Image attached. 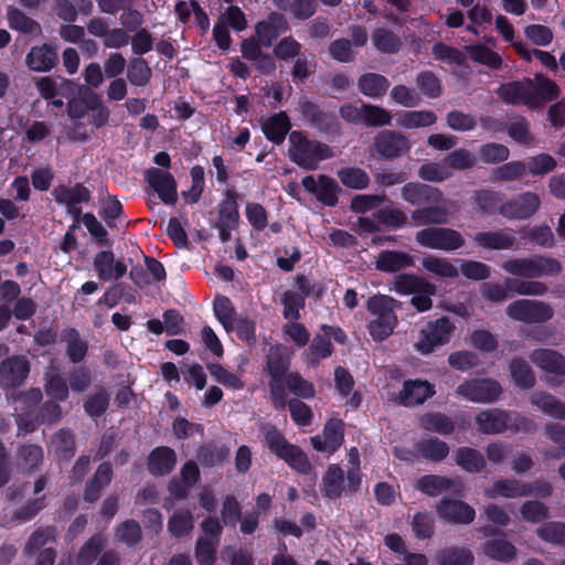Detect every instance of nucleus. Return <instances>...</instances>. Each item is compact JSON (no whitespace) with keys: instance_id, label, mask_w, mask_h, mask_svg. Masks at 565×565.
Masks as SVG:
<instances>
[{"instance_id":"f257e3e1","label":"nucleus","mask_w":565,"mask_h":565,"mask_svg":"<svg viewBox=\"0 0 565 565\" xmlns=\"http://www.w3.org/2000/svg\"><path fill=\"white\" fill-rule=\"evenodd\" d=\"M289 159L305 170H316L319 162L334 157L332 148L319 140L309 139L301 130L289 134Z\"/></svg>"},{"instance_id":"f03ea898","label":"nucleus","mask_w":565,"mask_h":565,"mask_svg":"<svg viewBox=\"0 0 565 565\" xmlns=\"http://www.w3.org/2000/svg\"><path fill=\"white\" fill-rule=\"evenodd\" d=\"M262 431L273 455L301 475L312 472L313 467L306 452L299 446L290 444L275 425H266L262 428Z\"/></svg>"},{"instance_id":"7ed1b4c3","label":"nucleus","mask_w":565,"mask_h":565,"mask_svg":"<svg viewBox=\"0 0 565 565\" xmlns=\"http://www.w3.org/2000/svg\"><path fill=\"white\" fill-rule=\"evenodd\" d=\"M395 303V299L382 295L367 300L366 308L375 316V319L367 323V331L374 341L382 342L393 333L397 324Z\"/></svg>"},{"instance_id":"20e7f679","label":"nucleus","mask_w":565,"mask_h":565,"mask_svg":"<svg viewBox=\"0 0 565 565\" xmlns=\"http://www.w3.org/2000/svg\"><path fill=\"white\" fill-rule=\"evenodd\" d=\"M290 358L282 347H271L266 359V371L270 376L269 392L273 397L275 408L284 409L286 406L287 392L285 388V379L289 374Z\"/></svg>"},{"instance_id":"39448f33","label":"nucleus","mask_w":565,"mask_h":565,"mask_svg":"<svg viewBox=\"0 0 565 565\" xmlns=\"http://www.w3.org/2000/svg\"><path fill=\"white\" fill-rule=\"evenodd\" d=\"M501 267L508 274L529 279L542 276H556L563 270L562 264L556 258L544 255L511 258L503 262Z\"/></svg>"},{"instance_id":"423d86ee","label":"nucleus","mask_w":565,"mask_h":565,"mask_svg":"<svg viewBox=\"0 0 565 565\" xmlns=\"http://www.w3.org/2000/svg\"><path fill=\"white\" fill-rule=\"evenodd\" d=\"M456 326L448 317H440L430 320L420 330L419 338L414 344L415 350L422 355H428L436 349L450 342Z\"/></svg>"},{"instance_id":"0eeeda50","label":"nucleus","mask_w":565,"mask_h":565,"mask_svg":"<svg viewBox=\"0 0 565 565\" xmlns=\"http://www.w3.org/2000/svg\"><path fill=\"white\" fill-rule=\"evenodd\" d=\"M299 111L302 119L320 134L337 138L342 135V126L334 111L324 110L311 100H301Z\"/></svg>"},{"instance_id":"6e6552de","label":"nucleus","mask_w":565,"mask_h":565,"mask_svg":"<svg viewBox=\"0 0 565 565\" xmlns=\"http://www.w3.org/2000/svg\"><path fill=\"white\" fill-rule=\"evenodd\" d=\"M418 245L445 252H452L465 246L466 241L460 232L451 227L428 226L415 234Z\"/></svg>"},{"instance_id":"1a4fd4ad","label":"nucleus","mask_w":565,"mask_h":565,"mask_svg":"<svg viewBox=\"0 0 565 565\" xmlns=\"http://www.w3.org/2000/svg\"><path fill=\"white\" fill-rule=\"evenodd\" d=\"M509 318L524 323H544L553 318L552 307L540 300L519 299L505 309Z\"/></svg>"},{"instance_id":"9d476101","label":"nucleus","mask_w":565,"mask_h":565,"mask_svg":"<svg viewBox=\"0 0 565 565\" xmlns=\"http://www.w3.org/2000/svg\"><path fill=\"white\" fill-rule=\"evenodd\" d=\"M372 148L380 158L392 161L407 154L412 142L401 131L383 129L375 135Z\"/></svg>"},{"instance_id":"9b49d317","label":"nucleus","mask_w":565,"mask_h":565,"mask_svg":"<svg viewBox=\"0 0 565 565\" xmlns=\"http://www.w3.org/2000/svg\"><path fill=\"white\" fill-rule=\"evenodd\" d=\"M324 494H341L345 492H356L361 486V471L358 467H352L345 473L343 469L337 465H329L322 477Z\"/></svg>"},{"instance_id":"f8f14e48","label":"nucleus","mask_w":565,"mask_h":565,"mask_svg":"<svg viewBox=\"0 0 565 565\" xmlns=\"http://www.w3.org/2000/svg\"><path fill=\"white\" fill-rule=\"evenodd\" d=\"M501 384L489 377L466 380L458 385L456 394L475 403H492L502 394Z\"/></svg>"},{"instance_id":"ddd939ff","label":"nucleus","mask_w":565,"mask_h":565,"mask_svg":"<svg viewBox=\"0 0 565 565\" xmlns=\"http://www.w3.org/2000/svg\"><path fill=\"white\" fill-rule=\"evenodd\" d=\"M238 193L234 189H227L224 198L218 204V220L215 227L218 230V237L222 243L231 239V232L238 227Z\"/></svg>"},{"instance_id":"4468645a","label":"nucleus","mask_w":565,"mask_h":565,"mask_svg":"<svg viewBox=\"0 0 565 565\" xmlns=\"http://www.w3.org/2000/svg\"><path fill=\"white\" fill-rule=\"evenodd\" d=\"M301 185L324 206L333 207L339 203L342 189L333 178L327 174H319L317 178L306 175L301 180Z\"/></svg>"},{"instance_id":"2eb2a0df","label":"nucleus","mask_w":565,"mask_h":565,"mask_svg":"<svg viewBox=\"0 0 565 565\" xmlns=\"http://www.w3.org/2000/svg\"><path fill=\"white\" fill-rule=\"evenodd\" d=\"M541 199L534 192H523L503 202L499 213L508 220H527L540 209Z\"/></svg>"},{"instance_id":"dca6fc26","label":"nucleus","mask_w":565,"mask_h":565,"mask_svg":"<svg viewBox=\"0 0 565 565\" xmlns=\"http://www.w3.org/2000/svg\"><path fill=\"white\" fill-rule=\"evenodd\" d=\"M145 181L158 194L166 205H174L178 201L177 181L172 173L159 168L145 171Z\"/></svg>"},{"instance_id":"f3484780","label":"nucleus","mask_w":565,"mask_h":565,"mask_svg":"<svg viewBox=\"0 0 565 565\" xmlns=\"http://www.w3.org/2000/svg\"><path fill=\"white\" fill-rule=\"evenodd\" d=\"M30 374V361L25 355H12L0 362V385L21 386Z\"/></svg>"},{"instance_id":"a211bd4d","label":"nucleus","mask_w":565,"mask_h":565,"mask_svg":"<svg viewBox=\"0 0 565 565\" xmlns=\"http://www.w3.org/2000/svg\"><path fill=\"white\" fill-rule=\"evenodd\" d=\"M401 196L405 202L417 207L441 203L444 200V194L438 188L420 182H406L401 189Z\"/></svg>"},{"instance_id":"6ab92c4d","label":"nucleus","mask_w":565,"mask_h":565,"mask_svg":"<svg viewBox=\"0 0 565 565\" xmlns=\"http://www.w3.org/2000/svg\"><path fill=\"white\" fill-rule=\"evenodd\" d=\"M499 98L507 105H526L533 107L532 79L512 81L501 84L497 90Z\"/></svg>"},{"instance_id":"aec40b11","label":"nucleus","mask_w":565,"mask_h":565,"mask_svg":"<svg viewBox=\"0 0 565 565\" xmlns=\"http://www.w3.org/2000/svg\"><path fill=\"white\" fill-rule=\"evenodd\" d=\"M289 24L282 13L270 12L265 20L255 24V34L265 47H270L284 33L289 31Z\"/></svg>"},{"instance_id":"412c9836","label":"nucleus","mask_w":565,"mask_h":565,"mask_svg":"<svg viewBox=\"0 0 565 565\" xmlns=\"http://www.w3.org/2000/svg\"><path fill=\"white\" fill-rule=\"evenodd\" d=\"M177 462V452L169 446L154 447L146 459L147 470L154 478L169 476L175 469Z\"/></svg>"},{"instance_id":"4be33fe9","label":"nucleus","mask_w":565,"mask_h":565,"mask_svg":"<svg viewBox=\"0 0 565 565\" xmlns=\"http://www.w3.org/2000/svg\"><path fill=\"white\" fill-rule=\"evenodd\" d=\"M310 440L315 450L334 452L344 441V424L342 419H329L323 427V438L316 435Z\"/></svg>"},{"instance_id":"5701e85b","label":"nucleus","mask_w":565,"mask_h":565,"mask_svg":"<svg viewBox=\"0 0 565 565\" xmlns=\"http://www.w3.org/2000/svg\"><path fill=\"white\" fill-rule=\"evenodd\" d=\"M440 519L454 524H469L475 520L476 512L472 507L460 500L444 497L437 505Z\"/></svg>"},{"instance_id":"b1692460","label":"nucleus","mask_w":565,"mask_h":565,"mask_svg":"<svg viewBox=\"0 0 565 565\" xmlns=\"http://www.w3.org/2000/svg\"><path fill=\"white\" fill-rule=\"evenodd\" d=\"M473 243L483 249L503 250L514 249L516 237L513 230L504 227L498 231L477 232L472 236Z\"/></svg>"},{"instance_id":"393cba45","label":"nucleus","mask_w":565,"mask_h":565,"mask_svg":"<svg viewBox=\"0 0 565 565\" xmlns=\"http://www.w3.org/2000/svg\"><path fill=\"white\" fill-rule=\"evenodd\" d=\"M259 124L266 139L277 146H280L287 135L289 136L291 132L290 118L284 110L273 114L267 118H260Z\"/></svg>"},{"instance_id":"a878e982","label":"nucleus","mask_w":565,"mask_h":565,"mask_svg":"<svg viewBox=\"0 0 565 565\" xmlns=\"http://www.w3.org/2000/svg\"><path fill=\"white\" fill-rule=\"evenodd\" d=\"M435 386L427 381L407 380L403 384L399 393V404L412 407L423 404L435 395Z\"/></svg>"},{"instance_id":"bb28decb","label":"nucleus","mask_w":565,"mask_h":565,"mask_svg":"<svg viewBox=\"0 0 565 565\" xmlns=\"http://www.w3.org/2000/svg\"><path fill=\"white\" fill-rule=\"evenodd\" d=\"M510 414L500 408H491L480 412L476 416V425L480 433L497 435L508 429Z\"/></svg>"},{"instance_id":"cd10ccee","label":"nucleus","mask_w":565,"mask_h":565,"mask_svg":"<svg viewBox=\"0 0 565 565\" xmlns=\"http://www.w3.org/2000/svg\"><path fill=\"white\" fill-rule=\"evenodd\" d=\"M26 66L34 72H50L58 63L57 51L50 44L33 46L25 57Z\"/></svg>"},{"instance_id":"c85d7f7f","label":"nucleus","mask_w":565,"mask_h":565,"mask_svg":"<svg viewBox=\"0 0 565 565\" xmlns=\"http://www.w3.org/2000/svg\"><path fill=\"white\" fill-rule=\"evenodd\" d=\"M230 457V448L224 444L207 441L198 447L195 458L203 468L222 467Z\"/></svg>"},{"instance_id":"c756f323","label":"nucleus","mask_w":565,"mask_h":565,"mask_svg":"<svg viewBox=\"0 0 565 565\" xmlns=\"http://www.w3.org/2000/svg\"><path fill=\"white\" fill-rule=\"evenodd\" d=\"M200 480L201 472L198 461L186 460L180 468L179 478L171 479L169 483L170 494H188V491Z\"/></svg>"},{"instance_id":"7c9ffc66","label":"nucleus","mask_w":565,"mask_h":565,"mask_svg":"<svg viewBox=\"0 0 565 565\" xmlns=\"http://www.w3.org/2000/svg\"><path fill=\"white\" fill-rule=\"evenodd\" d=\"M411 218L415 226L443 225L449 221V212L445 205L433 203L412 211Z\"/></svg>"},{"instance_id":"2f4dec72","label":"nucleus","mask_w":565,"mask_h":565,"mask_svg":"<svg viewBox=\"0 0 565 565\" xmlns=\"http://www.w3.org/2000/svg\"><path fill=\"white\" fill-rule=\"evenodd\" d=\"M530 360L547 373L565 375V358L552 349H535L530 354Z\"/></svg>"},{"instance_id":"473e14b6","label":"nucleus","mask_w":565,"mask_h":565,"mask_svg":"<svg viewBox=\"0 0 565 565\" xmlns=\"http://www.w3.org/2000/svg\"><path fill=\"white\" fill-rule=\"evenodd\" d=\"M455 463L466 472L480 473L487 466L484 456L476 448L462 446L454 451Z\"/></svg>"},{"instance_id":"72a5a7b5","label":"nucleus","mask_w":565,"mask_h":565,"mask_svg":"<svg viewBox=\"0 0 565 565\" xmlns=\"http://www.w3.org/2000/svg\"><path fill=\"white\" fill-rule=\"evenodd\" d=\"M61 340L66 344L65 352L72 363L78 364L85 360L88 353V343L82 339L77 329H64L61 334Z\"/></svg>"},{"instance_id":"f704fd0d","label":"nucleus","mask_w":565,"mask_h":565,"mask_svg":"<svg viewBox=\"0 0 565 565\" xmlns=\"http://www.w3.org/2000/svg\"><path fill=\"white\" fill-rule=\"evenodd\" d=\"M416 452L424 459L431 462H441L449 455L447 443L437 437L428 436L415 444Z\"/></svg>"},{"instance_id":"c9c22d12","label":"nucleus","mask_w":565,"mask_h":565,"mask_svg":"<svg viewBox=\"0 0 565 565\" xmlns=\"http://www.w3.org/2000/svg\"><path fill=\"white\" fill-rule=\"evenodd\" d=\"M530 402L543 414L558 420H565V403L547 392H534Z\"/></svg>"},{"instance_id":"e433bc0d","label":"nucleus","mask_w":565,"mask_h":565,"mask_svg":"<svg viewBox=\"0 0 565 565\" xmlns=\"http://www.w3.org/2000/svg\"><path fill=\"white\" fill-rule=\"evenodd\" d=\"M412 265V257L401 250H382L375 262L376 269L383 273H396Z\"/></svg>"},{"instance_id":"4c0bfd02","label":"nucleus","mask_w":565,"mask_h":565,"mask_svg":"<svg viewBox=\"0 0 565 565\" xmlns=\"http://www.w3.org/2000/svg\"><path fill=\"white\" fill-rule=\"evenodd\" d=\"M482 552L490 559L509 563L516 557L518 550L504 539H490L483 543Z\"/></svg>"},{"instance_id":"58836bf2","label":"nucleus","mask_w":565,"mask_h":565,"mask_svg":"<svg viewBox=\"0 0 565 565\" xmlns=\"http://www.w3.org/2000/svg\"><path fill=\"white\" fill-rule=\"evenodd\" d=\"M455 481L450 478L438 475H425L416 481L415 490L423 494H441L443 492L457 494L452 490Z\"/></svg>"},{"instance_id":"ea45409f","label":"nucleus","mask_w":565,"mask_h":565,"mask_svg":"<svg viewBox=\"0 0 565 565\" xmlns=\"http://www.w3.org/2000/svg\"><path fill=\"white\" fill-rule=\"evenodd\" d=\"M390 87V81L377 73H365L362 74L358 79L359 90L367 97L381 98L383 97Z\"/></svg>"},{"instance_id":"a19ab883","label":"nucleus","mask_w":565,"mask_h":565,"mask_svg":"<svg viewBox=\"0 0 565 565\" xmlns=\"http://www.w3.org/2000/svg\"><path fill=\"white\" fill-rule=\"evenodd\" d=\"M53 195L58 204L74 205L87 203L90 200V191L82 183L74 186L58 185L54 189Z\"/></svg>"},{"instance_id":"79ce46f5","label":"nucleus","mask_w":565,"mask_h":565,"mask_svg":"<svg viewBox=\"0 0 565 565\" xmlns=\"http://www.w3.org/2000/svg\"><path fill=\"white\" fill-rule=\"evenodd\" d=\"M535 83L536 85L532 82L533 107L558 98L559 88L555 82L542 74H536Z\"/></svg>"},{"instance_id":"37998d69","label":"nucleus","mask_w":565,"mask_h":565,"mask_svg":"<svg viewBox=\"0 0 565 565\" xmlns=\"http://www.w3.org/2000/svg\"><path fill=\"white\" fill-rule=\"evenodd\" d=\"M374 47L383 54H396L402 47L401 38L387 28H376L372 32Z\"/></svg>"},{"instance_id":"c03bdc74","label":"nucleus","mask_w":565,"mask_h":565,"mask_svg":"<svg viewBox=\"0 0 565 565\" xmlns=\"http://www.w3.org/2000/svg\"><path fill=\"white\" fill-rule=\"evenodd\" d=\"M17 465L25 473L33 472L43 461V449L35 444L22 445L17 451Z\"/></svg>"},{"instance_id":"a18cd8bd","label":"nucleus","mask_w":565,"mask_h":565,"mask_svg":"<svg viewBox=\"0 0 565 565\" xmlns=\"http://www.w3.org/2000/svg\"><path fill=\"white\" fill-rule=\"evenodd\" d=\"M435 562L437 565H473L475 556L466 547L450 546L439 550Z\"/></svg>"},{"instance_id":"49530a36","label":"nucleus","mask_w":565,"mask_h":565,"mask_svg":"<svg viewBox=\"0 0 565 565\" xmlns=\"http://www.w3.org/2000/svg\"><path fill=\"white\" fill-rule=\"evenodd\" d=\"M419 425L424 430L444 436L451 435L455 431L454 420L446 414L439 412L424 414L419 419Z\"/></svg>"},{"instance_id":"de8ad7c7","label":"nucleus","mask_w":565,"mask_h":565,"mask_svg":"<svg viewBox=\"0 0 565 565\" xmlns=\"http://www.w3.org/2000/svg\"><path fill=\"white\" fill-rule=\"evenodd\" d=\"M52 446L58 460L70 461L75 456V436L70 429L56 431L52 438Z\"/></svg>"},{"instance_id":"09e8293b","label":"nucleus","mask_w":565,"mask_h":565,"mask_svg":"<svg viewBox=\"0 0 565 565\" xmlns=\"http://www.w3.org/2000/svg\"><path fill=\"white\" fill-rule=\"evenodd\" d=\"M510 373L514 384L521 390H530L536 383L534 372L530 364L522 358L511 360Z\"/></svg>"},{"instance_id":"8fccbe9b","label":"nucleus","mask_w":565,"mask_h":565,"mask_svg":"<svg viewBox=\"0 0 565 565\" xmlns=\"http://www.w3.org/2000/svg\"><path fill=\"white\" fill-rule=\"evenodd\" d=\"M113 477L111 463L109 461L102 462L86 482L84 494H99L110 484Z\"/></svg>"},{"instance_id":"3c124183","label":"nucleus","mask_w":565,"mask_h":565,"mask_svg":"<svg viewBox=\"0 0 565 565\" xmlns=\"http://www.w3.org/2000/svg\"><path fill=\"white\" fill-rule=\"evenodd\" d=\"M473 209L481 214H493L499 212L500 205L503 203L498 192L493 190H477L471 195Z\"/></svg>"},{"instance_id":"603ef678","label":"nucleus","mask_w":565,"mask_h":565,"mask_svg":"<svg viewBox=\"0 0 565 565\" xmlns=\"http://www.w3.org/2000/svg\"><path fill=\"white\" fill-rule=\"evenodd\" d=\"M337 175L345 188L352 190H364L371 182L367 172L359 167L341 168L337 171Z\"/></svg>"},{"instance_id":"864d4df0","label":"nucleus","mask_w":565,"mask_h":565,"mask_svg":"<svg viewBox=\"0 0 565 565\" xmlns=\"http://www.w3.org/2000/svg\"><path fill=\"white\" fill-rule=\"evenodd\" d=\"M333 353V345L331 340L324 333L316 334L309 344L307 353V362L309 365L316 367L320 362Z\"/></svg>"},{"instance_id":"5fc2aeb1","label":"nucleus","mask_w":565,"mask_h":565,"mask_svg":"<svg viewBox=\"0 0 565 565\" xmlns=\"http://www.w3.org/2000/svg\"><path fill=\"white\" fill-rule=\"evenodd\" d=\"M152 76L151 67L143 57H131L127 64V78L137 87L148 85Z\"/></svg>"},{"instance_id":"6e6d98bb","label":"nucleus","mask_w":565,"mask_h":565,"mask_svg":"<svg viewBox=\"0 0 565 565\" xmlns=\"http://www.w3.org/2000/svg\"><path fill=\"white\" fill-rule=\"evenodd\" d=\"M526 177V164L523 161L514 160L505 162L495 168L491 173L493 182L520 181Z\"/></svg>"},{"instance_id":"4d7b16f0","label":"nucleus","mask_w":565,"mask_h":565,"mask_svg":"<svg viewBox=\"0 0 565 565\" xmlns=\"http://www.w3.org/2000/svg\"><path fill=\"white\" fill-rule=\"evenodd\" d=\"M504 286L509 291L522 296H543L547 292V286L539 280H522L505 278Z\"/></svg>"},{"instance_id":"13d9d810","label":"nucleus","mask_w":565,"mask_h":565,"mask_svg":"<svg viewBox=\"0 0 565 565\" xmlns=\"http://www.w3.org/2000/svg\"><path fill=\"white\" fill-rule=\"evenodd\" d=\"M470 58L479 64L486 65L493 71L502 67V57L495 51L483 44L470 45L467 47Z\"/></svg>"},{"instance_id":"bf43d9fd","label":"nucleus","mask_w":565,"mask_h":565,"mask_svg":"<svg viewBox=\"0 0 565 565\" xmlns=\"http://www.w3.org/2000/svg\"><path fill=\"white\" fill-rule=\"evenodd\" d=\"M105 548V540L102 534H95L79 548L76 556L77 565H92Z\"/></svg>"},{"instance_id":"052dcab7","label":"nucleus","mask_w":565,"mask_h":565,"mask_svg":"<svg viewBox=\"0 0 565 565\" xmlns=\"http://www.w3.org/2000/svg\"><path fill=\"white\" fill-rule=\"evenodd\" d=\"M213 311L223 328L231 331L236 319V310L231 299L222 295L216 296L213 302Z\"/></svg>"},{"instance_id":"680f3d73","label":"nucleus","mask_w":565,"mask_h":565,"mask_svg":"<svg viewBox=\"0 0 565 565\" xmlns=\"http://www.w3.org/2000/svg\"><path fill=\"white\" fill-rule=\"evenodd\" d=\"M437 121L433 110H411L402 114L399 125L406 129L429 127Z\"/></svg>"},{"instance_id":"e2e57ef3","label":"nucleus","mask_w":565,"mask_h":565,"mask_svg":"<svg viewBox=\"0 0 565 565\" xmlns=\"http://www.w3.org/2000/svg\"><path fill=\"white\" fill-rule=\"evenodd\" d=\"M423 267L436 276L443 278H457L459 270L448 259L436 256H427L422 260Z\"/></svg>"},{"instance_id":"0e129e2a","label":"nucleus","mask_w":565,"mask_h":565,"mask_svg":"<svg viewBox=\"0 0 565 565\" xmlns=\"http://www.w3.org/2000/svg\"><path fill=\"white\" fill-rule=\"evenodd\" d=\"M505 131L508 136L519 145L530 146L534 139L530 130V121L521 115L514 117L513 120L508 124Z\"/></svg>"},{"instance_id":"69168bd1","label":"nucleus","mask_w":565,"mask_h":565,"mask_svg":"<svg viewBox=\"0 0 565 565\" xmlns=\"http://www.w3.org/2000/svg\"><path fill=\"white\" fill-rule=\"evenodd\" d=\"M374 218L382 225L394 230L402 228L408 224V217L405 212L392 206L379 209L374 213Z\"/></svg>"},{"instance_id":"338daca9","label":"nucleus","mask_w":565,"mask_h":565,"mask_svg":"<svg viewBox=\"0 0 565 565\" xmlns=\"http://www.w3.org/2000/svg\"><path fill=\"white\" fill-rule=\"evenodd\" d=\"M536 535L544 542L565 546V523L550 521L536 529Z\"/></svg>"},{"instance_id":"774afa93","label":"nucleus","mask_w":565,"mask_h":565,"mask_svg":"<svg viewBox=\"0 0 565 565\" xmlns=\"http://www.w3.org/2000/svg\"><path fill=\"white\" fill-rule=\"evenodd\" d=\"M544 435L557 446V449L548 452L547 456L551 458L565 457V425L547 423L544 426Z\"/></svg>"}]
</instances>
